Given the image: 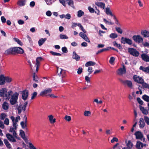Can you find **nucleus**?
<instances>
[{
	"label": "nucleus",
	"mask_w": 149,
	"mask_h": 149,
	"mask_svg": "<svg viewBox=\"0 0 149 149\" xmlns=\"http://www.w3.org/2000/svg\"><path fill=\"white\" fill-rule=\"evenodd\" d=\"M113 44L114 46L116 47L119 49H122V47L121 45L120 44H118L116 41L113 42Z\"/></svg>",
	"instance_id": "nucleus-35"
},
{
	"label": "nucleus",
	"mask_w": 149,
	"mask_h": 149,
	"mask_svg": "<svg viewBox=\"0 0 149 149\" xmlns=\"http://www.w3.org/2000/svg\"><path fill=\"white\" fill-rule=\"evenodd\" d=\"M143 119L147 124L149 125V118L146 116H144V119Z\"/></svg>",
	"instance_id": "nucleus-47"
},
{
	"label": "nucleus",
	"mask_w": 149,
	"mask_h": 149,
	"mask_svg": "<svg viewBox=\"0 0 149 149\" xmlns=\"http://www.w3.org/2000/svg\"><path fill=\"white\" fill-rule=\"evenodd\" d=\"M20 135L21 137L24 140L26 139L25 136L24 132L22 130H20Z\"/></svg>",
	"instance_id": "nucleus-34"
},
{
	"label": "nucleus",
	"mask_w": 149,
	"mask_h": 149,
	"mask_svg": "<svg viewBox=\"0 0 149 149\" xmlns=\"http://www.w3.org/2000/svg\"><path fill=\"white\" fill-rule=\"evenodd\" d=\"M5 82L6 81L7 83H10L12 81V79L8 77H5Z\"/></svg>",
	"instance_id": "nucleus-46"
},
{
	"label": "nucleus",
	"mask_w": 149,
	"mask_h": 149,
	"mask_svg": "<svg viewBox=\"0 0 149 149\" xmlns=\"http://www.w3.org/2000/svg\"><path fill=\"white\" fill-rule=\"evenodd\" d=\"M4 123L7 125H8L9 124V119L6 118L5 119L4 121Z\"/></svg>",
	"instance_id": "nucleus-56"
},
{
	"label": "nucleus",
	"mask_w": 149,
	"mask_h": 149,
	"mask_svg": "<svg viewBox=\"0 0 149 149\" xmlns=\"http://www.w3.org/2000/svg\"><path fill=\"white\" fill-rule=\"evenodd\" d=\"M23 129H24L25 127V123L24 121H22L20 123Z\"/></svg>",
	"instance_id": "nucleus-59"
},
{
	"label": "nucleus",
	"mask_w": 149,
	"mask_h": 149,
	"mask_svg": "<svg viewBox=\"0 0 149 149\" xmlns=\"http://www.w3.org/2000/svg\"><path fill=\"white\" fill-rule=\"evenodd\" d=\"M139 107L140 110L141 111L142 113L144 114L147 115L148 113V111L144 108L141 105H139Z\"/></svg>",
	"instance_id": "nucleus-26"
},
{
	"label": "nucleus",
	"mask_w": 149,
	"mask_h": 149,
	"mask_svg": "<svg viewBox=\"0 0 149 149\" xmlns=\"http://www.w3.org/2000/svg\"><path fill=\"white\" fill-rule=\"evenodd\" d=\"M133 146V143L131 142L129 140L128 143L127 144V146L129 149H132Z\"/></svg>",
	"instance_id": "nucleus-37"
},
{
	"label": "nucleus",
	"mask_w": 149,
	"mask_h": 149,
	"mask_svg": "<svg viewBox=\"0 0 149 149\" xmlns=\"http://www.w3.org/2000/svg\"><path fill=\"white\" fill-rule=\"evenodd\" d=\"M42 59V58L41 57H38L37 58L36 61V66H39L40 62V61H41Z\"/></svg>",
	"instance_id": "nucleus-32"
},
{
	"label": "nucleus",
	"mask_w": 149,
	"mask_h": 149,
	"mask_svg": "<svg viewBox=\"0 0 149 149\" xmlns=\"http://www.w3.org/2000/svg\"><path fill=\"white\" fill-rule=\"evenodd\" d=\"M115 60V58L113 57H111L110 58V60L109 61V62L110 64H112Z\"/></svg>",
	"instance_id": "nucleus-54"
},
{
	"label": "nucleus",
	"mask_w": 149,
	"mask_h": 149,
	"mask_svg": "<svg viewBox=\"0 0 149 149\" xmlns=\"http://www.w3.org/2000/svg\"><path fill=\"white\" fill-rule=\"evenodd\" d=\"M59 36L61 39H68V37L65 35L60 34Z\"/></svg>",
	"instance_id": "nucleus-45"
},
{
	"label": "nucleus",
	"mask_w": 149,
	"mask_h": 149,
	"mask_svg": "<svg viewBox=\"0 0 149 149\" xmlns=\"http://www.w3.org/2000/svg\"><path fill=\"white\" fill-rule=\"evenodd\" d=\"M83 72V69L81 67H79L77 73L78 74H80Z\"/></svg>",
	"instance_id": "nucleus-50"
},
{
	"label": "nucleus",
	"mask_w": 149,
	"mask_h": 149,
	"mask_svg": "<svg viewBox=\"0 0 149 149\" xmlns=\"http://www.w3.org/2000/svg\"><path fill=\"white\" fill-rule=\"evenodd\" d=\"M128 50L129 53L134 56L137 57L139 55V52L135 49H134L133 48H129L128 49Z\"/></svg>",
	"instance_id": "nucleus-6"
},
{
	"label": "nucleus",
	"mask_w": 149,
	"mask_h": 149,
	"mask_svg": "<svg viewBox=\"0 0 149 149\" xmlns=\"http://www.w3.org/2000/svg\"><path fill=\"white\" fill-rule=\"evenodd\" d=\"M77 16L78 17H80L84 14V12L81 10H79L77 12Z\"/></svg>",
	"instance_id": "nucleus-40"
},
{
	"label": "nucleus",
	"mask_w": 149,
	"mask_h": 149,
	"mask_svg": "<svg viewBox=\"0 0 149 149\" xmlns=\"http://www.w3.org/2000/svg\"><path fill=\"white\" fill-rule=\"evenodd\" d=\"M79 35L83 39H84V38L86 36V34L82 32H81L79 33Z\"/></svg>",
	"instance_id": "nucleus-58"
},
{
	"label": "nucleus",
	"mask_w": 149,
	"mask_h": 149,
	"mask_svg": "<svg viewBox=\"0 0 149 149\" xmlns=\"http://www.w3.org/2000/svg\"><path fill=\"white\" fill-rule=\"evenodd\" d=\"M117 74L119 75H122L125 74L126 73V69L125 66L124 65H123V68H120L118 69L117 71Z\"/></svg>",
	"instance_id": "nucleus-11"
},
{
	"label": "nucleus",
	"mask_w": 149,
	"mask_h": 149,
	"mask_svg": "<svg viewBox=\"0 0 149 149\" xmlns=\"http://www.w3.org/2000/svg\"><path fill=\"white\" fill-rule=\"evenodd\" d=\"M46 40V38L40 39L38 41V44L39 46H40L42 45Z\"/></svg>",
	"instance_id": "nucleus-30"
},
{
	"label": "nucleus",
	"mask_w": 149,
	"mask_h": 149,
	"mask_svg": "<svg viewBox=\"0 0 149 149\" xmlns=\"http://www.w3.org/2000/svg\"><path fill=\"white\" fill-rule=\"evenodd\" d=\"M71 17V15L69 14H67L66 15H65V18L66 19H70Z\"/></svg>",
	"instance_id": "nucleus-61"
},
{
	"label": "nucleus",
	"mask_w": 149,
	"mask_h": 149,
	"mask_svg": "<svg viewBox=\"0 0 149 149\" xmlns=\"http://www.w3.org/2000/svg\"><path fill=\"white\" fill-rule=\"evenodd\" d=\"M7 116L4 113H2L0 115V119L2 120H3Z\"/></svg>",
	"instance_id": "nucleus-43"
},
{
	"label": "nucleus",
	"mask_w": 149,
	"mask_h": 149,
	"mask_svg": "<svg viewBox=\"0 0 149 149\" xmlns=\"http://www.w3.org/2000/svg\"><path fill=\"white\" fill-rule=\"evenodd\" d=\"M96 63L95 62L92 61H89L87 62L85 64L86 67H87L90 66H93L95 65Z\"/></svg>",
	"instance_id": "nucleus-28"
},
{
	"label": "nucleus",
	"mask_w": 149,
	"mask_h": 149,
	"mask_svg": "<svg viewBox=\"0 0 149 149\" xmlns=\"http://www.w3.org/2000/svg\"><path fill=\"white\" fill-rule=\"evenodd\" d=\"M91 113L90 111H85L84 112V115L86 116H91Z\"/></svg>",
	"instance_id": "nucleus-41"
},
{
	"label": "nucleus",
	"mask_w": 149,
	"mask_h": 149,
	"mask_svg": "<svg viewBox=\"0 0 149 149\" xmlns=\"http://www.w3.org/2000/svg\"><path fill=\"white\" fill-rule=\"evenodd\" d=\"M139 69L147 73L149 72V66L146 68H144L143 66H141L140 67Z\"/></svg>",
	"instance_id": "nucleus-21"
},
{
	"label": "nucleus",
	"mask_w": 149,
	"mask_h": 149,
	"mask_svg": "<svg viewBox=\"0 0 149 149\" xmlns=\"http://www.w3.org/2000/svg\"><path fill=\"white\" fill-rule=\"evenodd\" d=\"M0 127L2 129L4 128V125L2 121L0 120Z\"/></svg>",
	"instance_id": "nucleus-63"
},
{
	"label": "nucleus",
	"mask_w": 149,
	"mask_h": 149,
	"mask_svg": "<svg viewBox=\"0 0 149 149\" xmlns=\"http://www.w3.org/2000/svg\"><path fill=\"white\" fill-rule=\"evenodd\" d=\"M46 14L47 16L50 17L52 13L50 11L48 10L46 12Z\"/></svg>",
	"instance_id": "nucleus-64"
},
{
	"label": "nucleus",
	"mask_w": 149,
	"mask_h": 149,
	"mask_svg": "<svg viewBox=\"0 0 149 149\" xmlns=\"http://www.w3.org/2000/svg\"><path fill=\"white\" fill-rule=\"evenodd\" d=\"M64 119L66 120H67V121L69 122L71 120V118L70 116L66 115L65 116Z\"/></svg>",
	"instance_id": "nucleus-53"
},
{
	"label": "nucleus",
	"mask_w": 149,
	"mask_h": 149,
	"mask_svg": "<svg viewBox=\"0 0 149 149\" xmlns=\"http://www.w3.org/2000/svg\"><path fill=\"white\" fill-rule=\"evenodd\" d=\"M50 53L53 56H61V54L53 51H50Z\"/></svg>",
	"instance_id": "nucleus-42"
},
{
	"label": "nucleus",
	"mask_w": 149,
	"mask_h": 149,
	"mask_svg": "<svg viewBox=\"0 0 149 149\" xmlns=\"http://www.w3.org/2000/svg\"><path fill=\"white\" fill-rule=\"evenodd\" d=\"M52 0H45L47 4L48 5H50L52 4Z\"/></svg>",
	"instance_id": "nucleus-62"
},
{
	"label": "nucleus",
	"mask_w": 149,
	"mask_h": 149,
	"mask_svg": "<svg viewBox=\"0 0 149 149\" xmlns=\"http://www.w3.org/2000/svg\"><path fill=\"white\" fill-rule=\"evenodd\" d=\"M95 4L97 6L104 9L105 8V4L101 2H96L95 3Z\"/></svg>",
	"instance_id": "nucleus-23"
},
{
	"label": "nucleus",
	"mask_w": 149,
	"mask_h": 149,
	"mask_svg": "<svg viewBox=\"0 0 149 149\" xmlns=\"http://www.w3.org/2000/svg\"><path fill=\"white\" fill-rule=\"evenodd\" d=\"M3 141L6 146L8 148L10 149L11 148V146L7 139H4Z\"/></svg>",
	"instance_id": "nucleus-25"
},
{
	"label": "nucleus",
	"mask_w": 149,
	"mask_h": 149,
	"mask_svg": "<svg viewBox=\"0 0 149 149\" xmlns=\"http://www.w3.org/2000/svg\"><path fill=\"white\" fill-rule=\"evenodd\" d=\"M142 99L145 101L147 102L148 103L147 104V105L149 108V96L146 95H144L142 97Z\"/></svg>",
	"instance_id": "nucleus-22"
},
{
	"label": "nucleus",
	"mask_w": 149,
	"mask_h": 149,
	"mask_svg": "<svg viewBox=\"0 0 149 149\" xmlns=\"http://www.w3.org/2000/svg\"><path fill=\"white\" fill-rule=\"evenodd\" d=\"M13 93V91H9L7 92V89L5 88H2L0 90V96L1 97L5 98L6 101L9 100L11 94Z\"/></svg>",
	"instance_id": "nucleus-2"
},
{
	"label": "nucleus",
	"mask_w": 149,
	"mask_h": 149,
	"mask_svg": "<svg viewBox=\"0 0 149 149\" xmlns=\"http://www.w3.org/2000/svg\"><path fill=\"white\" fill-rule=\"evenodd\" d=\"M28 104V102H26L23 105L22 104H20L19 106L17 108V110L18 111V113L20 114L21 113L22 111V110L23 112H24L26 110V108Z\"/></svg>",
	"instance_id": "nucleus-4"
},
{
	"label": "nucleus",
	"mask_w": 149,
	"mask_h": 149,
	"mask_svg": "<svg viewBox=\"0 0 149 149\" xmlns=\"http://www.w3.org/2000/svg\"><path fill=\"white\" fill-rule=\"evenodd\" d=\"M2 107L3 109L4 110H7L8 109L9 105L8 102H4L2 104Z\"/></svg>",
	"instance_id": "nucleus-24"
},
{
	"label": "nucleus",
	"mask_w": 149,
	"mask_h": 149,
	"mask_svg": "<svg viewBox=\"0 0 149 149\" xmlns=\"http://www.w3.org/2000/svg\"><path fill=\"white\" fill-rule=\"evenodd\" d=\"M52 91L51 88H48L45 89L44 91H41L40 93V95L43 96H49V93H51Z\"/></svg>",
	"instance_id": "nucleus-5"
},
{
	"label": "nucleus",
	"mask_w": 149,
	"mask_h": 149,
	"mask_svg": "<svg viewBox=\"0 0 149 149\" xmlns=\"http://www.w3.org/2000/svg\"><path fill=\"white\" fill-rule=\"evenodd\" d=\"M5 84V77L3 75L0 76V85H3Z\"/></svg>",
	"instance_id": "nucleus-20"
},
{
	"label": "nucleus",
	"mask_w": 149,
	"mask_h": 149,
	"mask_svg": "<svg viewBox=\"0 0 149 149\" xmlns=\"http://www.w3.org/2000/svg\"><path fill=\"white\" fill-rule=\"evenodd\" d=\"M121 43L125 44L127 43L129 45H131L132 44V40L127 38L122 37L121 39Z\"/></svg>",
	"instance_id": "nucleus-9"
},
{
	"label": "nucleus",
	"mask_w": 149,
	"mask_h": 149,
	"mask_svg": "<svg viewBox=\"0 0 149 149\" xmlns=\"http://www.w3.org/2000/svg\"><path fill=\"white\" fill-rule=\"evenodd\" d=\"M141 84H142V87L143 89H144L145 88H149V85L144 82L143 81L142 83H141Z\"/></svg>",
	"instance_id": "nucleus-36"
},
{
	"label": "nucleus",
	"mask_w": 149,
	"mask_h": 149,
	"mask_svg": "<svg viewBox=\"0 0 149 149\" xmlns=\"http://www.w3.org/2000/svg\"><path fill=\"white\" fill-rule=\"evenodd\" d=\"M137 100L138 102L141 105H142L143 104V102L141 99L140 97H137Z\"/></svg>",
	"instance_id": "nucleus-49"
},
{
	"label": "nucleus",
	"mask_w": 149,
	"mask_h": 149,
	"mask_svg": "<svg viewBox=\"0 0 149 149\" xmlns=\"http://www.w3.org/2000/svg\"><path fill=\"white\" fill-rule=\"evenodd\" d=\"M118 139L116 137H113L111 141V143H113L114 141L118 142Z\"/></svg>",
	"instance_id": "nucleus-57"
},
{
	"label": "nucleus",
	"mask_w": 149,
	"mask_h": 149,
	"mask_svg": "<svg viewBox=\"0 0 149 149\" xmlns=\"http://www.w3.org/2000/svg\"><path fill=\"white\" fill-rule=\"evenodd\" d=\"M92 69L93 68L92 67H89L88 68V71L89 72L88 75H90L93 72Z\"/></svg>",
	"instance_id": "nucleus-60"
},
{
	"label": "nucleus",
	"mask_w": 149,
	"mask_h": 149,
	"mask_svg": "<svg viewBox=\"0 0 149 149\" xmlns=\"http://www.w3.org/2000/svg\"><path fill=\"white\" fill-rule=\"evenodd\" d=\"M136 139H140L143 137V135L141 132L138 131L136 132L135 134Z\"/></svg>",
	"instance_id": "nucleus-14"
},
{
	"label": "nucleus",
	"mask_w": 149,
	"mask_h": 149,
	"mask_svg": "<svg viewBox=\"0 0 149 149\" xmlns=\"http://www.w3.org/2000/svg\"><path fill=\"white\" fill-rule=\"evenodd\" d=\"M72 27H79L80 28H83L82 26L80 23H72Z\"/></svg>",
	"instance_id": "nucleus-31"
},
{
	"label": "nucleus",
	"mask_w": 149,
	"mask_h": 149,
	"mask_svg": "<svg viewBox=\"0 0 149 149\" xmlns=\"http://www.w3.org/2000/svg\"><path fill=\"white\" fill-rule=\"evenodd\" d=\"M148 32L146 30L142 31L141 32V34L145 37H146L147 36V34Z\"/></svg>",
	"instance_id": "nucleus-48"
},
{
	"label": "nucleus",
	"mask_w": 149,
	"mask_h": 149,
	"mask_svg": "<svg viewBox=\"0 0 149 149\" xmlns=\"http://www.w3.org/2000/svg\"><path fill=\"white\" fill-rule=\"evenodd\" d=\"M141 57L143 60L146 61H149V56L144 54H143L141 55Z\"/></svg>",
	"instance_id": "nucleus-15"
},
{
	"label": "nucleus",
	"mask_w": 149,
	"mask_h": 149,
	"mask_svg": "<svg viewBox=\"0 0 149 149\" xmlns=\"http://www.w3.org/2000/svg\"><path fill=\"white\" fill-rule=\"evenodd\" d=\"M133 79L134 81L139 84H141L144 81L142 77L137 76L136 75H134L133 77Z\"/></svg>",
	"instance_id": "nucleus-10"
},
{
	"label": "nucleus",
	"mask_w": 149,
	"mask_h": 149,
	"mask_svg": "<svg viewBox=\"0 0 149 149\" xmlns=\"http://www.w3.org/2000/svg\"><path fill=\"white\" fill-rule=\"evenodd\" d=\"M60 69L61 70L59 73H58V70L57 73L60 76H62V77H64L65 73V71L61 69Z\"/></svg>",
	"instance_id": "nucleus-29"
},
{
	"label": "nucleus",
	"mask_w": 149,
	"mask_h": 149,
	"mask_svg": "<svg viewBox=\"0 0 149 149\" xmlns=\"http://www.w3.org/2000/svg\"><path fill=\"white\" fill-rule=\"evenodd\" d=\"M6 136L8 139L11 142H16V140L14 138L13 136L9 133L6 134Z\"/></svg>",
	"instance_id": "nucleus-13"
},
{
	"label": "nucleus",
	"mask_w": 149,
	"mask_h": 149,
	"mask_svg": "<svg viewBox=\"0 0 149 149\" xmlns=\"http://www.w3.org/2000/svg\"><path fill=\"white\" fill-rule=\"evenodd\" d=\"M109 50V48H108V47H107V48H104V49H101L99 50H98L97 52L96 53V55L98 54H99L103 52H104L107 51Z\"/></svg>",
	"instance_id": "nucleus-33"
},
{
	"label": "nucleus",
	"mask_w": 149,
	"mask_h": 149,
	"mask_svg": "<svg viewBox=\"0 0 149 149\" xmlns=\"http://www.w3.org/2000/svg\"><path fill=\"white\" fill-rule=\"evenodd\" d=\"M26 0H19L17 2V5L19 6H23L25 5Z\"/></svg>",
	"instance_id": "nucleus-18"
},
{
	"label": "nucleus",
	"mask_w": 149,
	"mask_h": 149,
	"mask_svg": "<svg viewBox=\"0 0 149 149\" xmlns=\"http://www.w3.org/2000/svg\"><path fill=\"white\" fill-rule=\"evenodd\" d=\"M132 39L136 42L140 43L142 42L143 39L140 35H134L133 36Z\"/></svg>",
	"instance_id": "nucleus-8"
},
{
	"label": "nucleus",
	"mask_w": 149,
	"mask_h": 149,
	"mask_svg": "<svg viewBox=\"0 0 149 149\" xmlns=\"http://www.w3.org/2000/svg\"><path fill=\"white\" fill-rule=\"evenodd\" d=\"M10 99V102L11 105H14L18 103L19 94L17 92H15L13 94H11Z\"/></svg>",
	"instance_id": "nucleus-3"
},
{
	"label": "nucleus",
	"mask_w": 149,
	"mask_h": 149,
	"mask_svg": "<svg viewBox=\"0 0 149 149\" xmlns=\"http://www.w3.org/2000/svg\"><path fill=\"white\" fill-rule=\"evenodd\" d=\"M136 146L138 149H141L143 147V144L140 141H137Z\"/></svg>",
	"instance_id": "nucleus-17"
},
{
	"label": "nucleus",
	"mask_w": 149,
	"mask_h": 149,
	"mask_svg": "<svg viewBox=\"0 0 149 149\" xmlns=\"http://www.w3.org/2000/svg\"><path fill=\"white\" fill-rule=\"evenodd\" d=\"M14 40L17 43L21 46L23 45V43L21 41L18 39L15 38H13Z\"/></svg>",
	"instance_id": "nucleus-39"
},
{
	"label": "nucleus",
	"mask_w": 149,
	"mask_h": 149,
	"mask_svg": "<svg viewBox=\"0 0 149 149\" xmlns=\"http://www.w3.org/2000/svg\"><path fill=\"white\" fill-rule=\"evenodd\" d=\"M105 12L106 14L107 15H110L111 16H115L112 13L111 11L109 8H105Z\"/></svg>",
	"instance_id": "nucleus-27"
},
{
	"label": "nucleus",
	"mask_w": 149,
	"mask_h": 149,
	"mask_svg": "<svg viewBox=\"0 0 149 149\" xmlns=\"http://www.w3.org/2000/svg\"><path fill=\"white\" fill-rule=\"evenodd\" d=\"M119 80L124 85H127L129 88H130L132 87V83L131 81L127 80H124L121 79H120Z\"/></svg>",
	"instance_id": "nucleus-7"
},
{
	"label": "nucleus",
	"mask_w": 149,
	"mask_h": 149,
	"mask_svg": "<svg viewBox=\"0 0 149 149\" xmlns=\"http://www.w3.org/2000/svg\"><path fill=\"white\" fill-rule=\"evenodd\" d=\"M72 58L77 61H78L80 59V56L77 54L75 52H74L73 53Z\"/></svg>",
	"instance_id": "nucleus-19"
},
{
	"label": "nucleus",
	"mask_w": 149,
	"mask_h": 149,
	"mask_svg": "<svg viewBox=\"0 0 149 149\" xmlns=\"http://www.w3.org/2000/svg\"><path fill=\"white\" fill-rule=\"evenodd\" d=\"M24 53V50L21 47H12L7 49L5 52L4 54L6 55H15L16 54H22Z\"/></svg>",
	"instance_id": "nucleus-1"
},
{
	"label": "nucleus",
	"mask_w": 149,
	"mask_h": 149,
	"mask_svg": "<svg viewBox=\"0 0 149 149\" xmlns=\"http://www.w3.org/2000/svg\"><path fill=\"white\" fill-rule=\"evenodd\" d=\"M118 35L115 33H112L110 35V37L112 38H117Z\"/></svg>",
	"instance_id": "nucleus-44"
},
{
	"label": "nucleus",
	"mask_w": 149,
	"mask_h": 149,
	"mask_svg": "<svg viewBox=\"0 0 149 149\" xmlns=\"http://www.w3.org/2000/svg\"><path fill=\"white\" fill-rule=\"evenodd\" d=\"M62 50L63 52L65 53H66L68 52L67 49L65 47H64L62 48Z\"/></svg>",
	"instance_id": "nucleus-55"
},
{
	"label": "nucleus",
	"mask_w": 149,
	"mask_h": 149,
	"mask_svg": "<svg viewBox=\"0 0 149 149\" xmlns=\"http://www.w3.org/2000/svg\"><path fill=\"white\" fill-rule=\"evenodd\" d=\"M33 80L35 81V82H38V77L35 72H34L33 74Z\"/></svg>",
	"instance_id": "nucleus-38"
},
{
	"label": "nucleus",
	"mask_w": 149,
	"mask_h": 149,
	"mask_svg": "<svg viewBox=\"0 0 149 149\" xmlns=\"http://www.w3.org/2000/svg\"><path fill=\"white\" fill-rule=\"evenodd\" d=\"M22 98L24 100H26L29 95V92L28 90H25L22 91Z\"/></svg>",
	"instance_id": "nucleus-12"
},
{
	"label": "nucleus",
	"mask_w": 149,
	"mask_h": 149,
	"mask_svg": "<svg viewBox=\"0 0 149 149\" xmlns=\"http://www.w3.org/2000/svg\"><path fill=\"white\" fill-rule=\"evenodd\" d=\"M37 93L36 92H34L32 94V96L31 97V100L33 99L36 97L37 95Z\"/></svg>",
	"instance_id": "nucleus-51"
},
{
	"label": "nucleus",
	"mask_w": 149,
	"mask_h": 149,
	"mask_svg": "<svg viewBox=\"0 0 149 149\" xmlns=\"http://www.w3.org/2000/svg\"><path fill=\"white\" fill-rule=\"evenodd\" d=\"M67 3L70 6H72L73 4V2L72 0H68L66 1Z\"/></svg>",
	"instance_id": "nucleus-52"
},
{
	"label": "nucleus",
	"mask_w": 149,
	"mask_h": 149,
	"mask_svg": "<svg viewBox=\"0 0 149 149\" xmlns=\"http://www.w3.org/2000/svg\"><path fill=\"white\" fill-rule=\"evenodd\" d=\"M145 126L144 120L143 118H141L139 120V127L140 128H143Z\"/></svg>",
	"instance_id": "nucleus-16"
}]
</instances>
